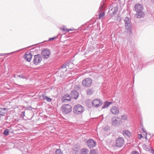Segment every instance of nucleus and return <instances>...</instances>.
<instances>
[{"label":"nucleus","instance_id":"f257e3e1","mask_svg":"<svg viewBox=\"0 0 154 154\" xmlns=\"http://www.w3.org/2000/svg\"><path fill=\"white\" fill-rule=\"evenodd\" d=\"M135 10L137 12L136 16L137 18L143 17L144 15V12L143 11V7L141 4H137L134 6Z\"/></svg>","mask_w":154,"mask_h":154},{"label":"nucleus","instance_id":"f03ea898","mask_svg":"<svg viewBox=\"0 0 154 154\" xmlns=\"http://www.w3.org/2000/svg\"><path fill=\"white\" fill-rule=\"evenodd\" d=\"M73 109L74 113L76 115L81 114L85 110L84 107L80 104L75 106Z\"/></svg>","mask_w":154,"mask_h":154},{"label":"nucleus","instance_id":"7ed1b4c3","mask_svg":"<svg viewBox=\"0 0 154 154\" xmlns=\"http://www.w3.org/2000/svg\"><path fill=\"white\" fill-rule=\"evenodd\" d=\"M61 110L63 114H67L72 111V107L69 104L63 105L62 106Z\"/></svg>","mask_w":154,"mask_h":154},{"label":"nucleus","instance_id":"20e7f679","mask_svg":"<svg viewBox=\"0 0 154 154\" xmlns=\"http://www.w3.org/2000/svg\"><path fill=\"white\" fill-rule=\"evenodd\" d=\"M104 4L103 3H101L98 10V11L99 13V19H101L105 16V13L104 11Z\"/></svg>","mask_w":154,"mask_h":154},{"label":"nucleus","instance_id":"39448f33","mask_svg":"<svg viewBox=\"0 0 154 154\" xmlns=\"http://www.w3.org/2000/svg\"><path fill=\"white\" fill-rule=\"evenodd\" d=\"M92 82V80L91 79L87 78L82 81V84L84 86L88 87L91 86Z\"/></svg>","mask_w":154,"mask_h":154},{"label":"nucleus","instance_id":"423d86ee","mask_svg":"<svg viewBox=\"0 0 154 154\" xmlns=\"http://www.w3.org/2000/svg\"><path fill=\"white\" fill-rule=\"evenodd\" d=\"M112 124L115 126H118L122 123V121L120 118L113 117L112 119Z\"/></svg>","mask_w":154,"mask_h":154},{"label":"nucleus","instance_id":"0eeeda50","mask_svg":"<svg viewBox=\"0 0 154 154\" xmlns=\"http://www.w3.org/2000/svg\"><path fill=\"white\" fill-rule=\"evenodd\" d=\"M50 53V50L48 49H45L41 52L42 56L45 59H48L49 57Z\"/></svg>","mask_w":154,"mask_h":154},{"label":"nucleus","instance_id":"6e6552de","mask_svg":"<svg viewBox=\"0 0 154 154\" xmlns=\"http://www.w3.org/2000/svg\"><path fill=\"white\" fill-rule=\"evenodd\" d=\"M42 60V57L40 54L35 55L33 59V63L34 64L37 65L41 62Z\"/></svg>","mask_w":154,"mask_h":154},{"label":"nucleus","instance_id":"1a4fd4ad","mask_svg":"<svg viewBox=\"0 0 154 154\" xmlns=\"http://www.w3.org/2000/svg\"><path fill=\"white\" fill-rule=\"evenodd\" d=\"M91 103L92 104L93 106L94 107L100 106L102 105L103 103L102 100L98 99H95L91 101Z\"/></svg>","mask_w":154,"mask_h":154},{"label":"nucleus","instance_id":"9d476101","mask_svg":"<svg viewBox=\"0 0 154 154\" xmlns=\"http://www.w3.org/2000/svg\"><path fill=\"white\" fill-rule=\"evenodd\" d=\"M124 142V139L123 137H119L116 140V145L117 147H120L123 145Z\"/></svg>","mask_w":154,"mask_h":154},{"label":"nucleus","instance_id":"9b49d317","mask_svg":"<svg viewBox=\"0 0 154 154\" xmlns=\"http://www.w3.org/2000/svg\"><path fill=\"white\" fill-rule=\"evenodd\" d=\"M87 144L88 146L91 149L95 146L96 143L94 140L90 139L87 140Z\"/></svg>","mask_w":154,"mask_h":154},{"label":"nucleus","instance_id":"f8f14e48","mask_svg":"<svg viewBox=\"0 0 154 154\" xmlns=\"http://www.w3.org/2000/svg\"><path fill=\"white\" fill-rule=\"evenodd\" d=\"M71 98L68 94L64 95L61 98V100L63 102L67 103L70 101Z\"/></svg>","mask_w":154,"mask_h":154},{"label":"nucleus","instance_id":"ddd939ff","mask_svg":"<svg viewBox=\"0 0 154 154\" xmlns=\"http://www.w3.org/2000/svg\"><path fill=\"white\" fill-rule=\"evenodd\" d=\"M118 9V7L116 6L114 8H112L109 10L108 13L110 14L111 17L113 16L117 12Z\"/></svg>","mask_w":154,"mask_h":154},{"label":"nucleus","instance_id":"4468645a","mask_svg":"<svg viewBox=\"0 0 154 154\" xmlns=\"http://www.w3.org/2000/svg\"><path fill=\"white\" fill-rule=\"evenodd\" d=\"M110 111L112 113L115 115L118 114L119 112V108L116 106H113L110 109Z\"/></svg>","mask_w":154,"mask_h":154},{"label":"nucleus","instance_id":"2eb2a0df","mask_svg":"<svg viewBox=\"0 0 154 154\" xmlns=\"http://www.w3.org/2000/svg\"><path fill=\"white\" fill-rule=\"evenodd\" d=\"M32 55L29 52H27L24 55L23 57L28 62H30L32 58Z\"/></svg>","mask_w":154,"mask_h":154},{"label":"nucleus","instance_id":"dca6fc26","mask_svg":"<svg viewBox=\"0 0 154 154\" xmlns=\"http://www.w3.org/2000/svg\"><path fill=\"white\" fill-rule=\"evenodd\" d=\"M71 96L72 98L76 99L78 98L79 94L77 91L75 90H73L71 92Z\"/></svg>","mask_w":154,"mask_h":154},{"label":"nucleus","instance_id":"f3484780","mask_svg":"<svg viewBox=\"0 0 154 154\" xmlns=\"http://www.w3.org/2000/svg\"><path fill=\"white\" fill-rule=\"evenodd\" d=\"M123 135L125 137H130L131 136V133L128 130H124L123 131Z\"/></svg>","mask_w":154,"mask_h":154},{"label":"nucleus","instance_id":"a211bd4d","mask_svg":"<svg viewBox=\"0 0 154 154\" xmlns=\"http://www.w3.org/2000/svg\"><path fill=\"white\" fill-rule=\"evenodd\" d=\"M42 97L43 100H45L47 102H49L51 101L52 99L51 98L45 96L44 94H42L40 97Z\"/></svg>","mask_w":154,"mask_h":154},{"label":"nucleus","instance_id":"6ab92c4d","mask_svg":"<svg viewBox=\"0 0 154 154\" xmlns=\"http://www.w3.org/2000/svg\"><path fill=\"white\" fill-rule=\"evenodd\" d=\"M131 26V25L125 26V29L127 30V32L128 34H131L132 33V29Z\"/></svg>","mask_w":154,"mask_h":154},{"label":"nucleus","instance_id":"aec40b11","mask_svg":"<svg viewBox=\"0 0 154 154\" xmlns=\"http://www.w3.org/2000/svg\"><path fill=\"white\" fill-rule=\"evenodd\" d=\"M124 22L125 25V26L126 25H131V21L130 19L128 17H126L125 18Z\"/></svg>","mask_w":154,"mask_h":154},{"label":"nucleus","instance_id":"412c9836","mask_svg":"<svg viewBox=\"0 0 154 154\" xmlns=\"http://www.w3.org/2000/svg\"><path fill=\"white\" fill-rule=\"evenodd\" d=\"M7 109L6 108H0V115L1 116H4L7 112Z\"/></svg>","mask_w":154,"mask_h":154},{"label":"nucleus","instance_id":"4be33fe9","mask_svg":"<svg viewBox=\"0 0 154 154\" xmlns=\"http://www.w3.org/2000/svg\"><path fill=\"white\" fill-rule=\"evenodd\" d=\"M89 151L88 149L85 148L81 150V154H89Z\"/></svg>","mask_w":154,"mask_h":154},{"label":"nucleus","instance_id":"5701e85b","mask_svg":"<svg viewBox=\"0 0 154 154\" xmlns=\"http://www.w3.org/2000/svg\"><path fill=\"white\" fill-rule=\"evenodd\" d=\"M112 103V102H110L108 101L105 102L104 103L103 106L102 107V109H104L108 107L110 104Z\"/></svg>","mask_w":154,"mask_h":154},{"label":"nucleus","instance_id":"b1692460","mask_svg":"<svg viewBox=\"0 0 154 154\" xmlns=\"http://www.w3.org/2000/svg\"><path fill=\"white\" fill-rule=\"evenodd\" d=\"M142 147L146 151H149L150 149L152 148V147L147 146L145 144H143L142 145Z\"/></svg>","mask_w":154,"mask_h":154},{"label":"nucleus","instance_id":"393cba45","mask_svg":"<svg viewBox=\"0 0 154 154\" xmlns=\"http://www.w3.org/2000/svg\"><path fill=\"white\" fill-rule=\"evenodd\" d=\"M93 92V91L92 89H88L87 90V93L88 95H91Z\"/></svg>","mask_w":154,"mask_h":154},{"label":"nucleus","instance_id":"a878e982","mask_svg":"<svg viewBox=\"0 0 154 154\" xmlns=\"http://www.w3.org/2000/svg\"><path fill=\"white\" fill-rule=\"evenodd\" d=\"M55 154H63V152H62L60 149H57L55 152Z\"/></svg>","mask_w":154,"mask_h":154},{"label":"nucleus","instance_id":"bb28decb","mask_svg":"<svg viewBox=\"0 0 154 154\" xmlns=\"http://www.w3.org/2000/svg\"><path fill=\"white\" fill-rule=\"evenodd\" d=\"M68 63H64L62 66L60 68L59 70H60L61 69L65 68H66V66H68Z\"/></svg>","mask_w":154,"mask_h":154},{"label":"nucleus","instance_id":"cd10ccee","mask_svg":"<svg viewBox=\"0 0 154 154\" xmlns=\"http://www.w3.org/2000/svg\"><path fill=\"white\" fill-rule=\"evenodd\" d=\"M61 29L62 31H66L67 32H69V31H72V30L71 29H67L65 28H64V27L61 28Z\"/></svg>","mask_w":154,"mask_h":154},{"label":"nucleus","instance_id":"c85d7f7f","mask_svg":"<svg viewBox=\"0 0 154 154\" xmlns=\"http://www.w3.org/2000/svg\"><path fill=\"white\" fill-rule=\"evenodd\" d=\"M90 154H98V153L95 149H92L90 151Z\"/></svg>","mask_w":154,"mask_h":154},{"label":"nucleus","instance_id":"c756f323","mask_svg":"<svg viewBox=\"0 0 154 154\" xmlns=\"http://www.w3.org/2000/svg\"><path fill=\"white\" fill-rule=\"evenodd\" d=\"M9 134V131L8 129H6L3 132V134L7 136Z\"/></svg>","mask_w":154,"mask_h":154},{"label":"nucleus","instance_id":"7c9ffc66","mask_svg":"<svg viewBox=\"0 0 154 154\" xmlns=\"http://www.w3.org/2000/svg\"><path fill=\"white\" fill-rule=\"evenodd\" d=\"M109 130V127L108 126L105 127L103 129V131L105 132L106 131H108Z\"/></svg>","mask_w":154,"mask_h":154},{"label":"nucleus","instance_id":"2f4dec72","mask_svg":"<svg viewBox=\"0 0 154 154\" xmlns=\"http://www.w3.org/2000/svg\"><path fill=\"white\" fill-rule=\"evenodd\" d=\"M17 76L20 78H21L24 79H26V77L23 75H17Z\"/></svg>","mask_w":154,"mask_h":154},{"label":"nucleus","instance_id":"473e14b6","mask_svg":"<svg viewBox=\"0 0 154 154\" xmlns=\"http://www.w3.org/2000/svg\"><path fill=\"white\" fill-rule=\"evenodd\" d=\"M122 119L124 120H125L127 119V116L125 115H123L121 116Z\"/></svg>","mask_w":154,"mask_h":154},{"label":"nucleus","instance_id":"72a5a7b5","mask_svg":"<svg viewBox=\"0 0 154 154\" xmlns=\"http://www.w3.org/2000/svg\"><path fill=\"white\" fill-rule=\"evenodd\" d=\"M57 38V36H56V37H53V38H50L49 39V40L48 41H52V40H54L55 39Z\"/></svg>","mask_w":154,"mask_h":154},{"label":"nucleus","instance_id":"f704fd0d","mask_svg":"<svg viewBox=\"0 0 154 154\" xmlns=\"http://www.w3.org/2000/svg\"><path fill=\"white\" fill-rule=\"evenodd\" d=\"M143 137L142 135L141 134H139L138 135V138L139 139H140Z\"/></svg>","mask_w":154,"mask_h":154},{"label":"nucleus","instance_id":"c9c22d12","mask_svg":"<svg viewBox=\"0 0 154 154\" xmlns=\"http://www.w3.org/2000/svg\"><path fill=\"white\" fill-rule=\"evenodd\" d=\"M131 154H139V153L138 152L135 151L132 152Z\"/></svg>","mask_w":154,"mask_h":154},{"label":"nucleus","instance_id":"e433bc0d","mask_svg":"<svg viewBox=\"0 0 154 154\" xmlns=\"http://www.w3.org/2000/svg\"><path fill=\"white\" fill-rule=\"evenodd\" d=\"M151 149H152L151 153L153 154H154V150L152 149V148Z\"/></svg>","mask_w":154,"mask_h":154},{"label":"nucleus","instance_id":"4c0bfd02","mask_svg":"<svg viewBox=\"0 0 154 154\" xmlns=\"http://www.w3.org/2000/svg\"><path fill=\"white\" fill-rule=\"evenodd\" d=\"M76 88L77 90H79L80 89V87L78 85L77 87H76Z\"/></svg>","mask_w":154,"mask_h":154},{"label":"nucleus","instance_id":"58836bf2","mask_svg":"<svg viewBox=\"0 0 154 154\" xmlns=\"http://www.w3.org/2000/svg\"><path fill=\"white\" fill-rule=\"evenodd\" d=\"M151 1L153 3H154V0H151Z\"/></svg>","mask_w":154,"mask_h":154},{"label":"nucleus","instance_id":"ea45409f","mask_svg":"<svg viewBox=\"0 0 154 154\" xmlns=\"http://www.w3.org/2000/svg\"><path fill=\"white\" fill-rule=\"evenodd\" d=\"M22 113H23V114H24V113H25V112H22Z\"/></svg>","mask_w":154,"mask_h":154},{"label":"nucleus","instance_id":"a19ab883","mask_svg":"<svg viewBox=\"0 0 154 154\" xmlns=\"http://www.w3.org/2000/svg\"><path fill=\"white\" fill-rule=\"evenodd\" d=\"M0 55L2 56V55H1V54H0Z\"/></svg>","mask_w":154,"mask_h":154}]
</instances>
